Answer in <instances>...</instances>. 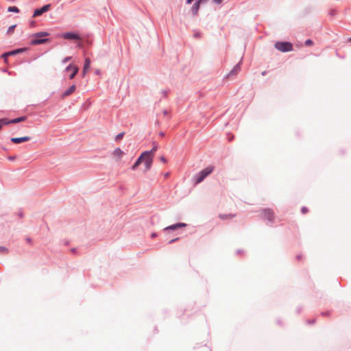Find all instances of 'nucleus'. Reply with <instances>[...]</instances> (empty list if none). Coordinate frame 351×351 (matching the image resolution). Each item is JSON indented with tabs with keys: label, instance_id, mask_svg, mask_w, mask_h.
Masks as SVG:
<instances>
[{
	"label": "nucleus",
	"instance_id": "f257e3e1",
	"mask_svg": "<svg viewBox=\"0 0 351 351\" xmlns=\"http://www.w3.org/2000/svg\"><path fill=\"white\" fill-rule=\"evenodd\" d=\"M186 226L187 225L184 223H176L175 224L165 228L162 230V234H171L172 238H167V239H169V241H178L180 239V237L176 236L178 234V232L181 228H185Z\"/></svg>",
	"mask_w": 351,
	"mask_h": 351
},
{
	"label": "nucleus",
	"instance_id": "f03ea898",
	"mask_svg": "<svg viewBox=\"0 0 351 351\" xmlns=\"http://www.w3.org/2000/svg\"><path fill=\"white\" fill-rule=\"evenodd\" d=\"M214 169L213 167L209 166L202 169L200 172L195 175L194 180L196 184L201 183L204 180L210 175Z\"/></svg>",
	"mask_w": 351,
	"mask_h": 351
},
{
	"label": "nucleus",
	"instance_id": "7ed1b4c3",
	"mask_svg": "<svg viewBox=\"0 0 351 351\" xmlns=\"http://www.w3.org/2000/svg\"><path fill=\"white\" fill-rule=\"evenodd\" d=\"M275 47L282 52H288L293 50V45L289 42H277L275 44Z\"/></svg>",
	"mask_w": 351,
	"mask_h": 351
},
{
	"label": "nucleus",
	"instance_id": "20e7f679",
	"mask_svg": "<svg viewBox=\"0 0 351 351\" xmlns=\"http://www.w3.org/2000/svg\"><path fill=\"white\" fill-rule=\"evenodd\" d=\"M61 37L66 40H81L82 38L77 33L69 32H64L61 35Z\"/></svg>",
	"mask_w": 351,
	"mask_h": 351
},
{
	"label": "nucleus",
	"instance_id": "39448f33",
	"mask_svg": "<svg viewBox=\"0 0 351 351\" xmlns=\"http://www.w3.org/2000/svg\"><path fill=\"white\" fill-rule=\"evenodd\" d=\"M51 4H46L41 8H36L34 11L33 17H38L41 16L43 13L49 10Z\"/></svg>",
	"mask_w": 351,
	"mask_h": 351
},
{
	"label": "nucleus",
	"instance_id": "423d86ee",
	"mask_svg": "<svg viewBox=\"0 0 351 351\" xmlns=\"http://www.w3.org/2000/svg\"><path fill=\"white\" fill-rule=\"evenodd\" d=\"M263 217L272 223L274 219V214L272 210L269 208L263 209L262 211Z\"/></svg>",
	"mask_w": 351,
	"mask_h": 351
},
{
	"label": "nucleus",
	"instance_id": "0eeeda50",
	"mask_svg": "<svg viewBox=\"0 0 351 351\" xmlns=\"http://www.w3.org/2000/svg\"><path fill=\"white\" fill-rule=\"evenodd\" d=\"M26 119L27 117L25 116H23L10 120H8L7 119H1L0 121H3V123L8 125L10 123H18L24 121L26 120Z\"/></svg>",
	"mask_w": 351,
	"mask_h": 351
},
{
	"label": "nucleus",
	"instance_id": "6e6552de",
	"mask_svg": "<svg viewBox=\"0 0 351 351\" xmlns=\"http://www.w3.org/2000/svg\"><path fill=\"white\" fill-rule=\"evenodd\" d=\"M149 152H143L140 156L137 158V160H136V162H134V164L132 165V170H136L138 167L142 163L144 162V160H145V158L146 156H147V154Z\"/></svg>",
	"mask_w": 351,
	"mask_h": 351
},
{
	"label": "nucleus",
	"instance_id": "1a4fd4ad",
	"mask_svg": "<svg viewBox=\"0 0 351 351\" xmlns=\"http://www.w3.org/2000/svg\"><path fill=\"white\" fill-rule=\"evenodd\" d=\"M65 71L67 72L72 71V74H70L69 75V79L72 80L75 77V75L78 73L79 69L77 66L70 64L69 66L66 67Z\"/></svg>",
	"mask_w": 351,
	"mask_h": 351
},
{
	"label": "nucleus",
	"instance_id": "9d476101",
	"mask_svg": "<svg viewBox=\"0 0 351 351\" xmlns=\"http://www.w3.org/2000/svg\"><path fill=\"white\" fill-rule=\"evenodd\" d=\"M49 42L48 38H33L30 41L31 45H38Z\"/></svg>",
	"mask_w": 351,
	"mask_h": 351
},
{
	"label": "nucleus",
	"instance_id": "9b49d317",
	"mask_svg": "<svg viewBox=\"0 0 351 351\" xmlns=\"http://www.w3.org/2000/svg\"><path fill=\"white\" fill-rule=\"evenodd\" d=\"M31 139L29 136H23V137H13L11 138V141L13 143L19 144L23 142L29 141Z\"/></svg>",
	"mask_w": 351,
	"mask_h": 351
},
{
	"label": "nucleus",
	"instance_id": "f8f14e48",
	"mask_svg": "<svg viewBox=\"0 0 351 351\" xmlns=\"http://www.w3.org/2000/svg\"><path fill=\"white\" fill-rule=\"evenodd\" d=\"M200 5H201V3L199 1H196L194 3V4L192 5L191 11L193 16H197Z\"/></svg>",
	"mask_w": 351,
	"mask_h": 351
},
{
	"label": "nucleus",
	"instance_id": "ddd939ff",
	"mask_svg": "<svg viewBox=\"0 0 351 351\" xmlns=\"http://www.w3.org/2000/svg\"><path fill=\"white\" fill-rule=\"evenodd\" d=\"M75 89L76 86L73 84L62 94V98H65L71 95L75 90Z\"/></svg>",
	"mask_w": 351,
	"mask_h": 351
},
{
	"label": "nucleus",
	"instance_id": "4468645a",
	"mask_svg": "<svg viewBox=\"0 0 351 351\" xmlns=\"http://www.w3.org/2000/svg\"><path fill=\"white\" fill-rule=\"evenodd\" d=\"M241 60H240V62L234 66V68L229 73L228 76L237 75L241 71Z\"/></svg>",
	"mask_w": 351,
	"mask_h": 351
},
{
	"label": "nucleus",
	"instance_id": "2eb2a0df",
	"mask_svg": "<svg viewBox=\"0 0 351 351\" xmlns=\"http://www.w3.org/2000/svg\"><path fill=\"white\" fill-rule=\"evenodd\" d=\"M152 162L153 158L150 157L149 156H147L145 158L143 162L145 163L146 170H149L151 168Z\"/></svg>",
	"mask_w": 351,
	"mask_h": 351
},
{
	"label": "nucleus",
	"instance_id": "dca6fc26",
	"mask_svg": "<svg viewBox=\"0 0 351 351\" xmlns=\"http://www.w3.org/2000/svg\"><path fill=\"white\" fill-rule=\"evenodd\" d=\"M49 34L47 32H40L35 34H33L32 35V38H45V37L49 36Z\"/></svg>",
	"mask_w": 351,
	"mask_h": 351
},
{
	"label": "nucleus",
	"instance_id": "f3484780",
	"mask_svg": "<svg viewBox=\"0 0 351 351\" xmlns=\"http://www.w3.org/2000/svg\"><path fill=\"white\" fill-rule=\"evenodd\" d=\"M90 65V60L89 58H86L84 61V67H83V73L85 75L86 71L89 69Z\"/></svg>",
	"mask_w": 351,
	"mask_h": 351
},
{
	"label": "nucleus",
	"instance_id": "a211bd4d",
	"mask_svg": "<svg viewBox=\"0 0 351 351\" xmlns=\"http://www.w3.org/2000/svg\"><path fill=\"white\" fill-rule=\"evenodd\" d=\"M123 154V152L119 147L116 148L113 152V155L119 158L122 157Z\"/></svg>",
	"mask_w": 351,
	"mask_h": 351
},
{
	"label": "nucleus",
	"instance_id": "6ab92c4d",
	"mask_svg": "<svg viewBox=\"0 0 351 351\" xmlns=\"http://www.w3.org/2000/svg\"><path fill=\"white\" fill-rule=\"evenodd\" d=\"M28 50H29L28 47H22V48H19V49H14V51H15V54L17 55V54H19V53H22L26 52Z\"/></svg>",
	"mask_w": 351,
	"mask_h": 351
},
{
	"label": "nucleus",
	"instance_id": "aec40b11",
	"mask_svg": "<svg viewBox=\"0 0 351 351\" xmlns=\"http://www.w3.org/2000/svg\"><path fill=\"white\" fill-rule=\"evenodd\" d=\"M8 11L10 12H15V13H19L20 12L19 9L16 6L9 7L8 9Z\"/></svg>",
	"mask_w": 351,
	"mask_h": 351
},
{
	"label": "nucleus",
	"instance_id": "412c9836",
	"mask_svg": "<svg viewBox=\"0 0 351 351\" xmlns=\"http://www.w3.org/2000/svg\"><path fill=\"white\" fill-rule=\"evenodd\" d=\"M157 147H154L150 151H145V152H149L147 154V156H149L150 157L153 158L155 152H156Z\"/></svg>",
	"mask_w": 351,
	"mask_h": 351
},
{
	"label": "nucleus",
	"instance_id": "4be33fe9",
	"mask_svg": "<svg viewBox=\"0 0 351 351\" xmlns=\"http://www.w3.org/2000/svg\"><path fill=\"white\" fill-rule=\"evenodd\" d=\"M16 27V25H11L10 27H9V28L8 29V31H7V34L10 35V34H12L15 28Z\"/></svg>",
	"mask_w": 351,
	"mask_h": 351
},
{
	"label": "nucleus",
	"instance_id": "5701e85b",
	"mask_svg": "<svg viewBox=\"0 0 351 351\" xmlns=\"http://www.w3.org/2000/svg\"><path fill=\"white\" fill-rule=\"evenodd\" d=\"M8 252V248L5 246H0V254H5Z\"/></svg>",
	"mask_w": 351,
	"mask_h": 351
},
{
	"label": "nucleus",
	"instance_id": "b1692460",
	"mask_svg": "<svg viewBox=\"0 0 351 351\" xmlns=\"http://www.w3.org/2000/svg\"><path fill=\"white\" fill-rule=\"evenodd\" d=\"M124 134H125V133H124V132H121V133L118 134L116 136V137H115V141H121V140L123 138V137L124 136Z\"/></svg>",
	"mask_w": 351,
	"mask_h": 351
},
{
	"label": "nucleus",
	"instance_id": "393cba45",
	"mask_svg": "<svg viewBox=\"0 0 351 351\" xmlns=\"http://www.w3.org/2000/svg\"><path fill=\"white\" fill-rule=\"evenodd\" d=\"M316 320H317L316 318L308 319H306V322L307 324L313 325V324H315Z\"/></svg>",
	"mask_w": 351,
	"mask_h": 351
},
{
	"label": "nucleus",
	"instance_id": "a878e982",
	"mask_svg": "<svg viewBox=\"0 0 351 351\" xmlns=\"http://www.w3.org/2000/svg\"><path fill=\"white\" fill-rule=\"evenodd\" d=\"M330 314H331V312L330 311L321 312V315L323 317H329L330 315Z\"/></svg>",
	"mask_w": 351,
	"mask_h": 351
},
{
	"label": "nucleus",
	"instance_id": "bb28decb",
	"mask_svg": "<svg viewBox=\"0 0 351 351\" xmlns=\"http://www.w3.org/2000/svg\"><path fill=\"white\" fill-rule=\"evenodd\" d=\"M80 248L79 247H72L70 249V251L73 254H77L78 253V251H79Z\"/></svg>",
	"mask_w": 351,
	"mask_h": 351
},
{
	"label": "nucleus",
	"instance_id": "cd10ccee",
	"mask_svg": "<svg viewBox=\"0 0 351 351\" xmlns=\"http://www.w3.org/2000/svg\"><path fill=\"white\" fill-rule=\"evenodd\" d=\"M304 44H305V45H306V47H309V46H311V45L313 44V40H311V39H308V40H306L305 41Z\"/></svg>",
	"mask_w": 351,
	"mask_h": 351
},
{
	"label": "nucleus",
	"instance_id": "c85d7f7f",
	"mask_svg": "<svg viewBox=\"0 0 351 351\" xmlns=\"http://www.w3.org/2000/svg\"><path fill=\"white\" fill-rule=\"evenodd\" d=\"M201 348L203 350V351H211V349L206 344L201 346Z\"/></svg>",
	"mask_w": 351,
	"mask_h": 351
},
{
	"label": "nucleus",
	"instance_id": "c756f323",
	"mask_svg": "<svg viewBox=\"0 0 351 351\" xmlns=\"http://www.w3.org/2000/svg\"><path fill=\"white\" fill-rule=\"evenodd\" d=\"M229 217H232L233 215H219V217L222 219H226L229 218Z\"/></svg>",
	"mask_w": 351,
	"mask_h": 351
},
{
	"label": "nucleus",
	"instance_id": "7c9ffc66",
	"mask_svg": "<svg viewBox=\"0 0 351 351\" xmlns=\"http://www.w3.org/2000/svg\"><path fill=\"white\" fill-rule=\"evenodd\" d=\"M8 55H5V53H3L2 55H1V58L3 59L4 62H8Z\"/></svg>",
	"mask_w": 351,
	"mask_h": 351
},
{
	"label": "nucleus",
	"instance_id": "2f4dec72",
	"mask_svg": "<svg viewBox=\"0 0 351 351\" xmlns=\"http://www.w3.org/2000/svg\"><path fill=\"white\" fill-rule=\"evenodd\" d=\"M5 55H8V56H14V55H16V54H15L14 49V50H12V51H8V52H5Z\"/></svg>",
	"mask_w": 351,
	"mask_h": 351
},
{
	"label": "nucleus",
	"instance_id": "473e14b6",
	"mask_svg": "<svg viewBox=\"0 0 351 351\" xmlns=\"http://www.w3.org/2000/svg\"><path fill=\"white\" fill-rule=\"evenodd\" d=\"M201 36H202V34H201V32H196L194 34V37H195V38H199L201 37Z\"/></svg>",
	"mask_w": 351,
	"mask_h": 351
},
{
	"label": "nucleus",
	"instance_id": "72a5a7b5",
	"mask_svg": "<svg viewBox=\"0 0 351 351\" xmlns=\"http://www.w3.org/2000/svg\"><path fill=\"white\" fill-rule=\"evenodd\" d=\"M308 211V208L305 206H303L301 209V212L302 214H306Z\"/></svg>",
	"mask_w": 351,
	"mask_h": 351
},
{
	"label": "nucleus",
	"instance_id": "f704fd0d",
	"mask_svg": "<svg viewBox=\"0 0 351 351\" xmlns=\"http://www.w3.org/2000/svg\"><path fill=\"white\" fill-rule=\"evenodd\" d=\"M71 56L66 57L64 59H63V60H62V63H63V64H65V63H66L67 62H69V60H71Z\"/></svg>",
	"mask_w": 351,
	"mask_h": 351
},
{
	"label": "nucleus",
	"instance_id": "c9c22d12",
	"mask_svg": "<svg viewBox=\"0 0 351 351\" xmlns=\"http://www.w3.org/2000/svg\"><path fill=\"white\" fill-rule=\"evenodd\" d=\"M168 93H169V90H162V94L164 97H167V95H168Z\"/></svg>",
	"mask_w": 351,
	"mask_h": 351
},
{
	"label": "nucleus",
	"instance_id": "e433bc0d",
	"mask_svg": "<svg viewBox=\"0 0 351 351\" xmlns=\"http://www.w3.org/2000/svg\"><path fill=\"white\" fill-rule=\"evenodd\" d=\"M276 323H277V324H278L280 326H283L282 321L280 319H276Z\"/></svg>",
	"mask_w": 351,
	"mask_h": 351
},
{
	"label": "nucleus",
	"instance_id": "4c0bfd02",
	"mask_svg": "<svg viewBox=\"0 0 351 351\" xmlns=\"http://www.w3.org/2000/svg\"><path fill=\"white\" fill-rule=\"evenodd\" d=\"M302 310V306H298L297 308H296V313L297 314H300L301 313Z\"/></svg>",
	"mask_w": 351,
	"mask_h": 351
},
{
	"label": "nucleus",
	"instance_id": "58836bf2",
	"mask_svg": "<svg viewBox=\"0 0 351 351\" xmlns=\"http://www.w3.org/2000/svg\"><path fill=\"white\" fill-rule=\"evenodd\" d=\"M16 156H10L8 157V160H11V161H13L16 159Z\"/></svg>",
	"mask_w": 351,
	"mask_h": 351
},
{
	"label": "nucleus",
	"instance_id": "ea45409f",
	"mask_svg": "<svg viewBox=\"0 0 351 351\" xmlns=\"http://www.w3.org/2000/svg\"><path fill=\"white\" fill-rule=\"evenodd\" d=\"M336 12H336V10H334V9H332V10H331L330 11V14L331 16H334V15H335V14H336Z\"/></svg>",
	"mask_w": 351,
	"mask_h": 351
},
{
	"label": "nucleus",
	"instance_id": "a19ab883",
	"mask_svg": "<svg viewBox=\"0 0 351 351\" xmlns=\"http://www.w3.org/2000/svg\"><path fill=\"white\" fill-rule=\"evenodd\" d=\"M222 1L223 0H213V2L217 4H220L222 3Z\"/></svg>",
	"mask_w": 351,
	"mask_h": 351
},
{
	"label": "nucleus",
	"instance_id": "79ce46f5",
	"mask_svg": "<svg viewBox=\"0 0 351 351\" xmlns=\"http://www.w3.org/2000/svg\"><path fill=\"white\" fill-rule=\"evenodd\" d=\"M35 25H36V22H35V21H32L29 23V26H30L31 27H35Z\"/></svg>",
	"mask_w": 351,
	"mask_h": 351
},
{
	"label": "nucleus",
	"instance_id": "37998d69",
	"mask_svg": "<svg viewBox=\"0 0 351 351\" xmlns=\"http://www.w3.org/2000/svg\"><path fill=\"white\" fill-rule=\"evenodd\" d=\"M160 160H161L162 162H164V163H166V162H167V159H166V158H165V157H164V156H161V157H160Z\"/></svg>",
	"mask_w": 351,
	"mask_h": 351
},
{
	"label": "nucleus",
	"instance_id": "c03bdc74",
	"mask_svg": "<svg viewBox=\"0 0 351 351\" xmlns=\"http://www.w3.org/2000/svg\"><path fill=\"white\" fill-rule=\"evenodd\" d=\"M243 252H244V251H243V250H240V249H239V250H237L236 251V254H243Z\"/></svg>",
	"mask_w": 351,
	"mask_h": 351
},
{
	"label": "nucleus",
	"instance_id": "a18cd8bd",
	"mask_svg": "<svg viewBox=\"0 0 351 351\" xmlns=\"http://www.w3.org/2000/svg\"><path fill=\"white\" fill-rule=\"evenodd\" d=\"M302 258V254H298V255L296 256V259H297L298 261H300V260H301Z\"/></svg>",
	"mask_w": 351,
	"mask_h": 351
},
{
	"label": "nucleus",
	"instance_id": "49530a36",
	"mask_svg": "<svg viewBox=\"0 0 351 351\" xmlns=\"http://www.w3.org/2000/svg\"><path fill=\"white\" fill-rule=\"evenodd\" d=\"M164 116H167L169 114V112L167 110H164L162 112Z\"/></svg>",
	"mask_w": 351,
	"mask_h": 351
},
{
	"label": "nucleus",
	"instance_id": "de8ad7c7",
	"mask_svg": "<svg viewBox=\"0 0 351 351\" xmlns=\"http://www.w3.org/2000/svg\"><path fill=\"white\" fill-rule=\"evenodd\" d=\"M156 237H157V234H156V233H155V232H154V233H152V234H151V239H154L155 238H156Z\"/></svg>",
	"mask_w": 351,
	"mask_h": 351
},
{
	"label": "nucleus",
	"instance_id": "09e8293b",
	"mask_svg": "<svg viewBox=\"0 0 351 351\" xmlns=\"http://www.w3.org/2000/svg\"><path fill=\"white\" fill-rule=\"evenodd\" d=\"M197 1H199L200 3H206L208 0H197Z\"/></svg>",
	"mask_w": 351,
	"mask_h": 351
},
{
	"label": "nucleus",
	"instance_id": "8fccbe9b",
	"mask_svg": "<svg viewBox=\"0 0 351 351\" xmlns=\"http://www.w3.org/2000/svg\"><path fill=\"white\" fill-rule=\"evenodd\" d=\"M233 139H234V136L233 135H230V136H228V141H232Z\"/></svg>",
	"mask_w": 351,
	"mask_h": 351
},
{
	"label": "nucleus",
	"instance_id": "3c124183",
	"mask_svg": "<svg viewBox=\"0 0 351 351\" xmlns=\"http://www.w3.org/2000/svg\"><path fill=\"white\" fill-rule=\"evenodd\" d=\"M165 132H159V136H160V137H164V136H165Z\"/></svg>",
	"mask_w": 351,
	"mask_h": 351
},
{
	"label": "nucleus",
	"instance_id": "603ef678",
	"mask_svg": "<svg viewBox=\"0 0 351 351\" xmlns=\"http://www.w3.org/2000/svg\"><path fill=\"white\" fill-rule=\"evenodd\" d=\"M194 0H186V3L187 4H191Z\"/></svg>",
	"mask_w": 351,
	"mask_h": 351
},
{
	"label": "nucleus",
	"instance_id": "864d4df0",
	"mask_svg": "<svg viewBox=\"0 0 351 351\" xmlns=\"http://www.w3.org/2000/svg\"><path fill=\"white\" fill-rule=\"evenodd\" d=\"M267 73V71H264L262 72L261 74H262V75L264 76V75H266Z\"/></svg>",
	"mask_w": 351,
	"mask_h": 351
},
{
	"label": "nucleus",
	"instance_id": "5fc2aeb1",
	"mask_svg": "<svg viewBox=\"0 0 351 351\" xmlns=\"http://www.w3.org/2000/svg\"><path fill=\"white\" fill-rule=\"evenodd\" d=\"M64 244L65 246H69L70 243L66 242V243H64Z\"/></svg>",
	"mask_w": 351,
	"mask_h": 351
},
{
	"label": "nucleus",
	"instance_id": "6e6d98bb",
	"mask_svg": "<svg viewBox=\"0 0 351 351\" xmlns=\"http://www.w3.org/2000/svg\"><path fill=\"white\" fill-rule=\"evenodd\" d=\"M77 46H78L79 47H82V43H79V44L77 45Z\"/></svg>",
	"mask_w": 351,
	"mask_h": 351
},
{
	"label": "nucleus",
	"instance_id": "4d7b16f0",
	"mask_svg": "<svg viewBox=\"0 0 351 351\" xmlns=\"http://www.w3.org/2000/svg\"><path fill=\"white\" fill-rule=\"evenodd\" d=\"M26 241L30 242V241H31V239H30L29 238H27V240H26Z\"/></svg>",
	"mask_w": 351,
	"mask_h": 351
},
{
	"label": "nucleus",
	"instance_id": "13d9d810",
	"mask_svg": "<svg viewBox=\"0 0 351 351\" xmlns=\"http://www.w3.org/2000/svg\"><path fill=\"white\" fill-rule=\"evenodd\" d=\"M23 217V214L20 213V217Z\"/></svg>",
	"mask_w": 351,
	"mask_h": 351
},
{
	"label": "nucleus",
	"instance_id": "bf43d9fd",
	"mask_svg": "<svg viewBox=\"0 0 351 351\" xmlns=\"http://www.w3.org/2000/svg\"><path fill=\"white\" fill-rule=\"evenodd\" d=\"M349 40L350 42H351V37L349 38V40Z\"/></svg>",
	"mask_w": 351,
	"mask_h": 351
}]
</instances>
